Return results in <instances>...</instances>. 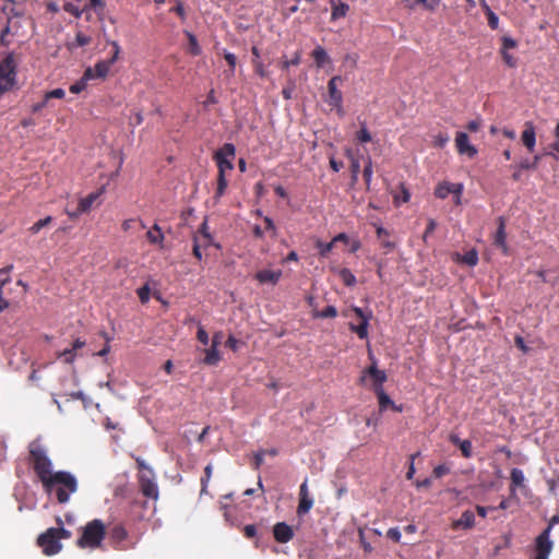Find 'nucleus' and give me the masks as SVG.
I'll return each mask as SVG.
<instances>
[{
    "label": "nucleus",
    "mask_w": 559,
    "mask_h": 559,
    "mask_svg": "<svg viewBox=\"0 0 559 559\" xmlns=\"http://www.w3.org/2000/svg\"><path fill=\"white\" fill-rule=\"evenodd\" d=\"M33 464L44 488L49 493L55 492L60 503L68 502L70 496L78 490L75 476L69 472L53 471L48 456H34Z\"/></svg>",
    "instance_id": "1"
},
{
    "label": "nucleus",
    "mask_w": 559,
    "mask_h": 559,
    "mask_svg": "<svg viewBox=\"0 0 559 559\" xmlns=\"http://www.w3.org/2000/svg\"><path fill=\"white\" fill-rule=\"evenodd\" d=\"M71 533L63 527H50L37 538V544L46 556H53L61 551V539H68Z\"/></svg>",
    "instance_id": "2"
},
{
    "label": "nucleus",
    "mask_w": 559,
    "mask_h": 559,
    "mask_svg": "<svg viewBox=\"0 0 559 559\" xmlns=\"http://www.w3.org/2000/svg\"><path fill=\"white\" fill-rule=\"evenodd\" d=\"M105 525L100 520L88 522L83 527L82 536L78 539V546L91 549L98 548L105 537Z\"/></svg>",
    "instance_id": "3"
},
{
    "label": "nucleus",
    "mask_w": 559,
    "mask_h": 559,
    "mask_svg": "<svg viewBox=\"0 0 559 559\" xmlns=\"http://www.w3.org/2000/svg\"><path fill=\"white\" fill-rule=\"evenodd\" d=\"M136 463L142 493L147 498L156 500L158 498V487L152 467L141 457L136 459Z\"/></svg>",
    "instance_id": "4"
},
{
    "label": "nucleus",
    "mask_w": 559,
    "mask_h": 559,
    "mask_svg": "<svg viewBox=\"0 0 559 559\" xmlns=\"http://www.w3.org/2000/svg\"><path fill=\"white\" fill-rule=\"evenodd\" d=\"M236 155V147L231 143H225L219 150L214 153V160L216 162L218 173L226 174L234 169L233 159Z\"/></svg>",
    "instance_id": "5"
},
{
    "label": "nucleus",
    "mask_w": 559,
    "mask_h": 559,
    "mask_svg": "<svg viewBox=\"0 0 559 559\" xmlns=\"http://www.w3.org/2000/svg\"><path fill=\"white\" fill-rule=\"evenodd\" d=\"M369 358L371 359L372 364L362 371L360 383H364L366 378L369 377L372 380L373 391H377L383 388V383L386 381V373L384 370L378 369L377 359L371 352H369Z\"/></svg>",
    "instance_id": "6"
},
{
    "label": "nucleus",
    "mask_w": 559,
    "mask_h": 559,
    "mask_svg": "<svg viewBox=\"0 0 559 559\" xmlns=\"http://www.w3.org/2000/svg\"><path fill=\"white\" fill-rule=\"evenodd\" d=\"M352 311L356 314V317L358 319V323L355 324V323L350 322L349 330L353 333H356L359 338H361V340L367 338L368 337V325H369L370 319L372 318V312L371 311L366 312L359 307H353Z\"/></svg>",
    "instance_id": "7"
},
{
    "label": "nucleus",
    "mask_w": 559,
    "mask_h": 559,
    "mask_svg": "<svg viewBox=\"0 0 559 559\" xmlns=\"http://www.w3.org/2000/svg\"><path fill=\"white\" fill-rule=\"evenodd\" d=\"M342 76L335 75L328 82L329 103L337 109V112L343 115V94L338 90L337 83H342Z\"/></svg>",
    "instance_id": "8"
},
{
    "label": "nucleus",
    "mask_w": 559,
    "mask_h": 559,
    "mask_svg": "<svg viewBox=\"0 0 559 559\" xmlns=\"http://www.w3.org/2000/svg\"><path fill=\"white\" fill-rule=\"evenodd\" d=\"M552 549L550 539V528H546L536 539V557L535 559H548Z\"/></svg>",
    "instance_id": "9"
},
{
    "label": "nucleus",
    "mask_w": 559,
    "mask_h": 559,
    "mask_svg": "<svg viewBox=\"0 0 559 559\" xmlns=\"http://www.w3.org/2000/svg\"><path fill=\"white\" fill-rule=\"evenodd\" d=\"M455 147L461 155H467L471 158L477 155V148L469 143L468 135L465 132H456Z\"/></svg>",
    "instance_id": "10"
},
{
    "label": "nucleus",
    "mask_w": 559,
    "mask_h": 559,
    "mask_svg": "<svg viewBox=\"0 0 559 559\" xmlns=\"http://www.w3.org/2000/svg\"><path fill=\"white\" fill-rule=\"evenodd\" d=\"M521 141L530 153L534 152L536 146V131L532 121L525 122L524 130L521 134Z\"/></svg>",
    "instance_id": "11"
},
{
    "label": "nucleus",
    "mask_w": 559,
    "mask_h": 559,
    "mask_svg": "<svg viewBox=\"0 0 559 559\" xmlns=\"http://www.w3.org/2000/svg\"><path fill=\"white\" fill-rule=\"evenodd\" d=\"M14 81L12 61L7 59L0 64V90H8Z\"/></svg>",
    "instance_id": "12"
},
{
    "label": "nucleus",
    "mask_w": 559,
    "mask_h": 559,
    "mask_svg": "<svg viewBox=\"0 0 559 559\" xmlns=\"http://www.w3.org/2000/svg\"><path fill=\"white\" fill-rule=\"evenodd\" d=\"M283 273L281 270H260L255 273L254 275V278L260 283V284H272V285H276L281 277H282Z\"/></svg>",
    "instance_id": "13"
},
{
    "label": "nucleus",
    "mask_w": 559,
    "mask_h": 559,
    "mask_svg": "<svg viewBox=\"0 0 559 559\" xmlns=\"http://www.w3.org/2000/svg\"><path fill=\"white\" fill-rule=\"evenodd\" d=\"M507 233H506V221L502 216L498 218V228L495 234L493 243L496 247L500 248L503 254H508V246H507Z\"/></svg>",
    "instance_id": "14"
},
{
    "label": "nucleus",
    "mask_w": 559,
    "mask_h": 559,
    "mask_svg": "<svg viewBox=\"0 0 559 559\" xmlns=\"http://www.w3.org/2000/svg\"><path fill=\"white\" fill-rule=\"evenodd\" d=\"M274 537L280 543H287L293 538V530L284 522L277 523L273 530Z\"/></svg>",
    "instance_id": "15"
},
{
    "label": "nucleus",
    "mask_w": 559,
    "mask_h": 559,
    "mask_svg": "<svg viewBox=\"0 0 559 559\" xmlns=\"http://www.w3.org/2000/svg\"><path fill=\"white\" fill-rule=\"evenodd\" d=\"M332 7L331 21H337L345 17L349 11V5L341 0H330Z\"/></svg>",
    "instance_id": "16"
},
{
    "label": "nucleus",
    "mask_w": 559,
    "mask_h": 559,
    "mask_svg": "<svg viewBox=\"0 0 559 559\" xmlns=\"http://www.w3.org/2000/svg\"><path fill=\"white\" fill-rule=\"evenodd\" d=\"M311 57L318 68H323L325 64L331 63V58L322 46H317L312 50Z\"/></svg>",
    "instance_id": "17"
},
{
    "label": "nucleus",
    "mask_w": 559,
    "mask_h": 559,
    "mask_svg": "<svg viewBox=\"0 0 559 559\" xmlns=\"http://www.w3.org/2000/svg\"><path fill=\"white\" fill-rule=\"evenodd\" d=\"M378 402H379V409L380 412H383L388 406H392V408L396 412H401L402 408L394 405L393 401L390 399V396L384 392V389H379L374 391Z\"/></svg>",
    "instance_id": "18"
},
{
    "label": "nucleus",
    "mask_w": 559,
    "mask_h": 559,
    "mask_svg": "<svg viewBox=\"0 0 559 559\" xmlns=\"http://www.w3.org/2000/svg\"><path fill=\"white\" fill-rule=\"evenodd\" d=\"M49 447L44 438L38 437L33 440L28 445V454H46L49 451Z\"/></svg>",
    "instance_id": "19"
},
{
    "label": "nucleus",
    "mask_w": 559,
    "mask_h": 559,
    "mask_svg": "<svg viewBox=\"0 0 559 559\" xmlns=\"http://www.w3.org/2000/svg\"><path fill=\"white\" fill-rule=\"evenodd\" d=\"M204 353H205V356H204L202 362L207 366H216L222 359L218 347H216L212 344H211L210 348L204 349Z\"/></svg>",
    "instance_id": "20"
},
{
    "label": "nucleus",
    "mask_w": 559,
    "mask_h": 559,
    "mask_svg": "<svg viewBox=\"0 0 559 559\" xmlns=\"http://www.w3.org/2000/svg\"><path fill=\"white\" fill-rule=\"evenodd\" d=\"M93 71L94 70H92V68H87L84 71V74L81 78V80H79L78 82H75L74 84H72L70 86V92L73 93V94H79L83 90H85L86 85H87V81L93 79Z\"/></svg>",
    "instance_id": "21"
},
{
    "label": "nucleus",
    "mask_w": 559,
    "mask_h": 559,
    "mask_svg": "<svg viewBox=\"0 0 559 559\" xmlns=\"http://www.w3.org/2000/svg\"><path fill=\"white\" fill-rule=\"evenodd\" d=\"M115 62H111L110 59L98 61L94 66V68H92V70H94L93 71V79H104L109 73L110 67Z\"/></svg>",
    "instance_id": "22"
},
{
    "label": "nucleus",
    "mask_w": 559,
    "mask_h": 559,
    "mask_svg": "<svg viewBox=\"0 0 559 559\" xmlns=\"http://www.w3.org/2000/svg\"><path fill=\"white\" fill-rule=\"evenodd\" d=\"M474 524H475V515L472 511L467 510V511L463 512L461 518L459 520H456L453 525L455 528L467 530V528L473 527Z\"/></svg>",
    "instance_id": "23"
},
{
    "label": "nucleus",
    "mask_w": 559,
    "mask_h": 559,
    "mask_svg": "<svg viewBox=\"0 0 559 559\" xmlns=\"http://www.w3.org/2000/svg\"><path fill=\"white\" fill-rule=\"evenodd\" d=\"M480 5L487 16L488 25L491 29H497L499 27V17L498 15L490 9L487 4L486 0H479Z\"/></svg>",
    "instance_id": "24"
},
{
    "label": "nucleus",
    "mask_w": 559,
    "mask_h": 559,
    "mask_svg": "<svg viewBox=\"0 0 559 559\" xmlns=\"http://www.w3.org/2000/svg\"><path fill=\"white\" fill-rule=\"evenodd\" d=\"M146 237L148 241L154 245H162L164 241V234L157 224H154L153 227L146 233Z\"/></svg>",
    "instance_id": "25"
},
{
    "label": "nucleus",
    "mask_w": 559,
    "mask_h": 559,
    "mask_svg": "<svg viewBox=\"0 0 559 559\" xmlns=\"http://www.w3.org/2000/svg\"><path fill=\"white\" fill-rule=\"evenodd\" d=\"M511 481H512V496H514L515 488L525 489V486H524L525 477L521 469H519V468L512 469Z\"/></svg>",
    "instance_id": "26"
},
{
    "label": "nucleus",
    "mask_w": 559,
    "mask_h": 559,
    "mask_svg": "<svg viewBox=\"0 0 559 559\" xmlns=\"http://www.w3.org/2000/svg\"><path fill=\"white\" fill-rule=\"evenodd\" d=\"M99 197V193L98 192H93V193H90L88 195H86L85 198H82L80 201H79V212H88L90 209L92 207L93 203L98 199Z\"/></svg>",
    "instance_id": "27"
},
{
    "label": "nucleus",
    "mask_w": 559,
    "mask_h": 559,
    "mask_svg": "<svg viewBox=\"0 0 559 559\" xmlns=\"http://www.w3.org/2000/svg\"><path fill=\"white\" fill-rule=\"evenodd\" d=\"M92 43V37L84 34L83 32H78L75 34V38L72 43L69 44L70 49H75L79 47L87 46Z\"/></svg>",
    "instance_id": "28"
},
{
    "label": "nucleus",
    "mask_w": 559,
    "mask_h": 559,
    "mask_svg": "<svg viewBox=\"0 0 559 559\" xmlns=\"http://www.w3.org/2000/svg\"><path fill=\"white\" fill-rule=\"evenodd\" d=\"M84 7L86 8L87 12L93 10L102 20L106 8V2L105 0H88V3Z\"/></svg>",
    "instance_id": "29"
},
{
    "label": "nucleus",
    "mask_w": 559,
    "mask_h": 559,
    "mask_svg": "<svg viewBox=\"0 0 559 559\" xmlns=\"http://www.w3.org/2000/svg\"><path fill=\"white\" fill-rule=\"evenodd\" d=\"M227 186H228V182H227L225 174L218 173L217 174V187H216V191L214 194L215 201H218L225 194Z\"/></svg>",
    "instance_id": "30"
},
{
    "label": "nucleus",
    "mask_w": 559,
    "mask_h": 559,
    "mask_svg": "<svg viewBox=\"0 0 559 559\" xmlns=\"http://www.w3.org/2000/svg\"><path fill=\"white\" fill-rule=\"evenodd\" d=\"M372 174H373L372 160H371L370 156H367L366 165L362 170V177H364L367 190H370Z\"/></svg>",
    "instance_id": "31"
},
{
    "label": "nucleus",
    "mask_w": 559,
    "mask_h": 559,
    "mask_svg": "<svg viewBox=\"0 0 559 559\" xmlns=\"http://www.w3.org/2000/svg\"><path fill=\"white\" fill-rule=\"evenodd\" d=\"M338 276L345 286L352 287L356 284V276L346 267L340 270Z\"/></svg>",
    "instance_id": "32"
},
{
    "label": "nucleus",
    "mask_w": 559,
    "mask_h": 559,
    "mask_svg": "<svg viewBox=\"0 0 559 559\" xmlns=\"http://www.w3.org/2000/svg\"><path fill=\"white\" fill-rule=\"evenodd\" d=\"M312 506H313V499L310 496L299 498V506L297 509L298 514L301 515V514L308 513L310 511V509L312 508Z\"/></svg>",
    "instance_id": "33"
},
{
    "label": "nucleus",
    "mask_w": 559,
    "mask_h": 559,
    "mask_svg": "<svg viewBox=\"0 0 559 559\" xmlns=\"http://www.w3.org/2000/svg\"><path fill=\"white\" fill-rule=\"evenodd\" d=\"M187 36H188V39H189V51L192 56H200L202 50H201V47L198 43V39L197 37L191 34V33H187Z\"/></svg>",
    "instance_id": "34"
},
{
    "label": "nucleus",
    "mask_w": 559,
    "mask_h": 559,
    "mask_svg": "<svg viewBox=\"0 0 559 559\" xmlns=\"http://www.w3.org/2000/svg\"><path fill=\"white\" fill-rule=\"evenodd\" d=\"M451 440L454 444H457L462 454H469L472 450V442L469 440L461 441L459 437L451 436Z\"/></svg>",
    "instance_id": "35"
},
{
    "label": "nucleus",
    "mask_w": 559,
    "mask_h": 559,
    "mask_svg": "<svg viewBox=\"0 0 559 559\" xmlns=\"http://www.w3.org/2000/svg\"><path fill=\"white\" fill-rule=\"evenodd\" d=\"M461 261L469 266H475L478 263L477 251L473 249V250L465 252V254L462 257Z\"/></svg>",
    "instance_id": "36"
},
{
    "label": "nucleus",
    "mask_w": 559,
    "mask_h": 559,
    "mask_svg": "<svg viewBox=\"0 0 559 559\" xmlns=\"http://www.w3.org/2000/svg\"><path fill=\"white\" fill-rule=\"evenodd\" d=\"M337 316V310L334 306H328L322 311H317L313 313L314 318H335Z\"/></svg>",
    "instance_id": "37"
},
{
    "label": "nucleus",
    "mask_w": 559,
    "mask_h": 559,
    "mask_svg": "<svg viewBox=\"0 0 559 559\" xmlns=\"http://www.w3.org/2000/svg\"><path fill=\"white\" fill-rule=\"evenodd\" d=\"M435 194L439 199H445L449 194H451L450 191V182H441L436 188Z\"/></svg>",
    "instance_id": "38"
},
{
    "label": "nucleus",
    "mask_w": 559,
    "mask_h": 559,
    "mask_svg": "<svg viewBox=\"0 0 559 559\" xmlns=\"http://www.w3.org/2000/svg\"><path fill=\"white\" fill-rule=\"evenodd\" d=\"M58 358H62L66 364H72L75 360L76 352L72 350V347L66 348L59 352Z\"/></svg>",
    "instance_id": "39"
},
{
    "label": "nucleus",
    "mask_w": 559,
    "mask_h": 559,
    "mask_svg": "<svg viewBox=\"0 0 559 559\" xmlns=\"http://www.w3.org/2000/svg\"><path fill=\"white\" fill-rule=\"evenodd\" d=\"M52 222L51 216H46L43 219L37 221L29 227V231L32 234H37L41 228L48 226Z\"/></svg>",
    "instance_id": "40"
},
{
    "label": "nucleus",
    "mask_w": 559,
    "mask_h": 559,
    "mask_svg": "<svg viewBox=\"0 0 559 559\" xmlns=\"http://www.w3.org/2000/svg\"><path fill=\"white\" fill-rule=\"evenodd\" d=\"M334 245L335 243L333 242V240H331L328 243H324V242L318 240L316 247L319 249V254L324 258L330 253V251L333 249Z\"/></svg>",
    "instance_id": "41"
},
{
    "label": "nucleus",
    "mask_w": 559,
    "mask_h": 559,
    "mask_svg": "<svg viewBox=\"0 0 559 559\" xmlns=\"http://www.w3.org/2000/svg\"><path fill=\"white\" fill-rule=\"evenodd\" d=\"M540 160L539 155H535L534 159L531 162L528 159H523L519 164L520 169H535Z\"/></svg>",
    "instance_id": "42"
},
{
    "label": "nucleus",
    "mask_w": 559,
    "mask_h": 559,
    "mask_svg": "<svg viewBox=\"0 0 559 559\" xmlns=\"http://www.w3.org/2000/svg\"><path fill=\"white\" fill-rule=\"evenodd\" d=\"M347 157L350 159V173L359 174L360 173V162L354 156L352 151L346 152Z\"/></svg>",
    "instance_id": "43"
},
{
    "label": "nucleus",
    "mask_w": 559,
    "mask_h": 559,
    "mask_svg": "<svg viewBox=\"0 0 559 559\" xmlns=\"http://www.w3.org/2000/svg\"><path fill=\"white\" fill-rule=\"evenodd\" d=\"M356 139L361 143H368L371 141V134L366 128L365 123H362L361 129L357 132Z\"/></svg>",
    "instance_id": "44"
},
{
    "label": "nucleus",
    "mask_w": 559,
    "mask_h": 559,
    "mask_svg": "<svg viewBox=\"0 0 559 559\" xmlns=\"http://www.w3.org/2000/svg\"><path fill=\"white\" fill-rule=\"evenodd\" d=\"M64 10H66L68 13L72 14L73 16H75V17H80V16H82V14H83V13H85V12L87 13V10H86V8H85V7H84L83 9H79L78 7H75V5H74V4H72V3H67V4L64 5Z\"/></svg>",
    "instance_id": "45"
},
{
    "label": "nucleus",
    "mask_w": 559,
    "mask_h": 559,
    "mask_svg": "<svg viewBox=\"0 0 559 559\" xmlns=\"http://www.w3.org/2000/svg\"><path fill=\"white\" fill-rule=\"evenodd\" d=\"M13 266L10 265V266H7V267H3V269H0V289H2V287L10 282V271Z\"/></svg>",
    "instance_id": "46"
},
{
    "label": "nucleus",
    "mask_w": 559,
    "mask_h": 559,
    "mask_svg": "<svg viewBox=\"0 0 559 559\" xmlns=\"http://www.w3.org/2000/svg\"><path fill=\"white\" fill-rule=\"evenodd\" d=\"M502 60L510 68H515L518 62L516 59L508 52V50H500Z\"/></svg>",
    "instance_id": "47"
},
{
    "label": "nucleus",
    "mask_w": 559,
    "mask_h": 559,
    "mask_svg": "<svg viewBox=\"0 0 559 559\" xmlns=\"http://www.w3.org/2000/svg\"><path fill=\"white\" fill-rule=\"evenodd\" d=\"M449 142V135L445 133H439L433 138V144L437 147H444L447 143Z\"/></svg>",
    "instance_id": "48"
},
{
    "label": "nucleus",
    "mask_w": 559,
    "mask_h": 559,
    "mask_svg": "<svg viewBox=\"0 0 559 559\" xmlns=\"http://www.w3.org/2000/svg\"><path fill=\"white\" fill-rule=\"evenodd\" d=\"M150 287L147 285L143 286V287H140L138 289V296H139V299L142 304H145L150 299Z\"/></svg>",
    "instance_id": "49"
},
{
    "label": "nucleus",
    "mask_w": 559,
    "mask_h": 559,
    "mask_svg": "<svg viewBox=\"0 0 559 559\" xmlns=\"http://www.w3.org/2000/svg\"><path fill=\"white\" fill-rule=\"evenodd\" d=\"M224 59L228 63V66L230 68V72L234 73L235 68H236V63H237V57L233 52L225 51L224 52Z\"/></svg>",
    "instance_id": "50"
},
{
    "label": "nucleus",
    "mask_w": 559,
    "mask_h": 559,
    "mask_svg": "<svg viewBox=\"0 0 559 559\" xmlns=\"http://www.w3.org/2000/svg\"><path fill=\"white\" fill-rule=\"evenodd\" d=\"M193 255L198 259H202V251H201V237H193V248H192Z\"/></svg>",
    "instance_id": "51"
},
{
    "label": "nucleus",
    "mask_w": 559,
    "mask_h": 559,
    "mask_svg": "<svg viewBox=\"0 0 559 559\" xmlns=\"http://www.w3.org/2000/svg\"><path fill=\"white\" fill-rule=\"evenodd\" d=\"M300 52H296L294 58L282 62V69L287 70L290 66H298L300 63Z\"/></svg>",
    "instance_id": "52"
},
{
    "label": "nucleus",
    "mask_w": 559,
    "mask_h": 559,
    "mask_svg": "<svg viewBox=\"0 0 559 559\" xmlns=\"http://www.w3.org/2000/svg\"><path fill=\"white\" fill-rule=\"evenodd\" d=\"M502 47H501V50H509V49H513L516 47V41L509 37V36H503L502 37Z\"/></svg>",
    "instance_id": "53"
},
{
    "label": "nucleus",
    "mask_w": 559,
    "mask_h": 559,
    "mask_svg": "<svg viewBox=\"0 0 559 559\" xmlns=\"http://www.w3.org/2000/svg\"><path fill=\"white\" fill-rule=\"evenodd\" d=\"M49 100L50 99L47 98V94L45 93L43 100H40L32 106V112H39L40 110H43L45 107L48 106Z\"/></svg>",
    "instance_id": "54"
},
{
    "label": "nucleus",
    "mask_w": 559,
    "mask_h": 559,
    "mask_svg": "<svg viewBox=\"0 0 559 559\" xmlns=\"http://www.w3.org/2000/svg\"><path fill=\"white\" fill-rule=\"evenodd\" d=\"M106 41L108 45H110L112 47V50H114V53H112L110 60H111V62H116L117 59L119 58L120 46H119L118 41H116V40L107 39Z\"/></svg>",
    "instance_id": "55"
},
{
    "label": "nucleus",
    "mask_w": 559,
    "mask_h": 559,
    "mask_svg": "<svg viewBox=\"0 0 559 559\" xmlns=\"http://www.w3.org/2000/svg\"><path fill=\"white\" fill-rule=\"evenodd\" d=\"M252 62L254 66L255 73L261 78H265L267 75V72L265 70L264 64L259 60H252Z\"/></svg>",
    "instance_id": "56"
},
{
    "label": "nucleus",
    "mask_w": 559,
    "mask_h": 559,
    "mask_svg": "<svg viewBox=\"0 0 559 559\" xmlns=\"http://www.w3.org/2000/svg\"><path fill=\"white\" fill-rule=\"evenodd\" d=\"M436 227H437L436 221L432 218H429L426 230L423 236L424 241H426L428 236H430L436 230Z\"/></svg>",
    "instance_id": "57"
},
{
    "label": "nucleus",
    "mask_w": 559,
    "mask_h": 559,
    "mask_svg": "<svg viewBox=\"0 0 559 559\" xmlns=\"http://www.w3.org/2000/svg\"><path fill=\"white\" fill-rule=\"evenodd\" d=\"M225 345L230 348L233 352H237L239 349L240 341L233 335H229Z\"/></svg>",
    "instance_id": "58"
},
{
    "label": "nucleus",
    "mask_w": 559,
    "mask_h": 559,
    "mask_svg": "<svg viewBox=\"0 0 559 559\" xmlns=\"http://www.w3.org/2000/svg\"><path fill=\"white\" fill-rule=\"evenodd\" d=\"M197 338L203 345H207L210 341L207 332L202 326L198 329Z\"/></svg>",
    "instance_id": "59"
},
{
    "label": "nucleus",
    "mask_w": 559,
    "mask_h": 559,
    "mask_svg": "<svg viewBox=\"0 0 559 559\" xmlns=\"http://www.w3.org/2000/svg\"><path fill=\"white\" fill-rule=\"evenodd\" d=\"M450 191L452 194L456 195L457 200L456 203L460 202V197L463 192V185L462 183H451L450 182Z\"/></svg>",
    "instance_id": "60"
},
{
    "label": "nucleus",
    "mask_w": 559,
    "mask_h": 559,
    "mask_svg": "<svg viewBox=\"0 0 559 559\" xmlns=\"http://www.w3.org/2000/svg\"><path fill=\"white\" fill-rule=\"evenodd\" d=\"M46 94H47V98H49V99H51V98L62 99L66 95V92L62 88H56V90L47 92Z\"/></svg>",
    "instance_id": "61"
},
{
    "label": "nucleus",
    "mask_w": 559,
    "mask_h": 559,
    "mask_svg": "<svg viewBox=\"0 0 559 559\" xmlns=\"http://www.w3.org/2000/svg\"><path fill=\"white\" fill-rule=\"evenodd\" d=\"M514 343H515L516 347H518L520 350H522L523 353H525V354H526V353L530 350V348H528V347H527V345L525 344V341H524V338H523L522 336L516 335V336L514 337Z\"/></svg>",
    "instance_id": "62"
},
{
    "label": "nucleus",
    "mask_w": 559,
    "mask_h": 559,
    "mask_svg": "<svg viewBox=\"0 0 559 559\" xmlns=\"http://www.w3.org/2000/svg\"><path fill=\"white\" fill-rule=\"evenodd\" d=\"M386 536L391 538L394 542H400L401 539V532L396 527H392L388 531Z\"/></svg>",
    "instance_id": "63"
},
{
    "label": "nucleus",
    "mask_w": 559,
    "mask_h": 559,
    "mask_svg": "<svg viewBox=\"0 0 559 559\" xmlns=\"http://www.w3.org/2000/svg\"><path fill=\"white\" fill-rule=\"evenodd\" d=\"M481 126V122L479 119H475V120H471L467 124H466V129L469 131V132H477L479 130Z\"/></svg>",
    "instance_id": "64"
}]
</instances>
